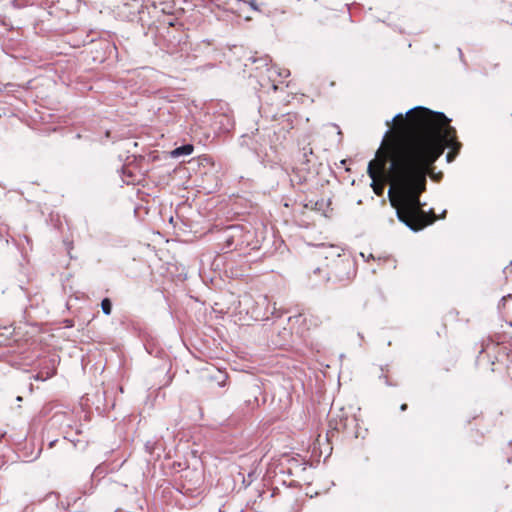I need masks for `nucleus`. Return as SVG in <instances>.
Instances as JSON below:
<instances>
[{
  "instance_id": "1",
  "label": "nucleus",
  "mask_w": 512,
  "mask_h": 512,
  "mask_svg": "<svg viewBox=\"0 0 512 512\" xmlns=\"http://www.w3.org/2000/svg\"><path fill=\"white\" fill-rule=\"evenodd\" d=\"M427 118L412 119L413 131L423 132ZM391 130L385 133L376 158L369 162L367 173L373 180L371 186L377 195L383 193V185L377 183L379 175L391 185L388 195L396 209L398 219L413 231H418L436 220L431 211L421 209L420 195L426 189V178L432 165L441 156L442 150L435 146V136L420 135L414 140L398 137L387 140Z\"/></svg>"
},
{
  "instance_id": "2",
  "label": "nucleus",
  "mask_w": 512,
  "mask_h": 512,
  "mask_svg": "<svg viewBox=\"0 0 512 512\" xmlns=\"http://www.w3.org/2000/svg\"><path fill=\"white\" fill-rule=\"evenodd\" d=\"M420 118H427V127H423V134L427 132V134H432L435 136V146L440 148L442 152H444L445 147L450 148L452 151L449 152L446 156L447 161L451 162L455 158V155L459 152L461 148V143L456 140V130L450 126V119H448L441 112H433L428 108L417 106L413 109H410L406 113V118H403L402 113H398L392 120L387 121V126H391L395 121H402L401 126V135L398 136V139L401 140H414L422 135V131L419 133L414 132L412 119L418 120ZM443 153H441L442 155Z\"/></svg>"
},
{
  "instance_id": "3",
  "label": "nucleus",
  "mask_w": 512,
  "mask_h": 512,
  "mask_svg": "<svg viewBox=\"0 0 512 512\" xmlns=\"http://www.w3.org/2000/svg\"><path fill=\"white\" fill-rule=\"evenodd\" d=\"M350 267H351L350 260H348V259H341L340 258V254L337 253V259L334 260L333 269L331 271H329V272L326 271L324 273L322 282H327L330 279L331 275H333L334 277H336L339 280H343L344 276L338 272V268L346 269V268H350Z\"/></svg>"
},
{
  "instance_id": "4",
  "label": "nucleus",
  "mask_w": 512,
  "mask_h": 512,
  "mask_svg": "<svg viewBox=\"0 0 512 512\" xmlns=\"http://www.w3.org/2000/svg\"><path fill=\"white\" fill-rule=\"evenodd\" d=\"M241 230L236 226H231L227 228L223 233V240L225 243V248L228 250L233 249L235 245V240L238 236H240Z\"/></svg>"
},
{
  "instance_id": "5",
  "label": "nucleus",
  "mask_w": 512,
  "mask_h": 512,
  "mask_svg": "<svg viewBox=\"0 0 512 512\" xmlns=\"http://www.w3.org/2000/svg\"><path fill=\"white\" fill-rule=\"evenodd\" d=\"M268 57L261 58V59H253V62H259L262 64L263 67H266L267 72L269 73V79L272 78L274 74H277L279 77L286 78L290 75L289 70L283 69V70H277L273 67H268Z\"/></svg>"
},
{
  "instance_id": "6",
  "label": "nucleus",
  "mask_w": 512,
  "mask_h": 512,
  "mask_svg": "<svg viewBox=\"0 0 512 512\" xmlns=\"http://www.w3.org/2000/svg\"><path fill=\"white\" fill-rule=\"evenodd\" d=\"M208 379L215 382L219 387H225L228 380V374L225 371L215 369L208 374Z\"/></svg>"
},
{
  "instance_id": "7",
  "label": "nucleus",
  "mask_w": 512,
  "mask_h": 512,
  "mask_svg": "<svg viewBox=\"0 0 512 512\" xmlns=\"http://www.w3.org/2000/svg\"><path fill=\"white\" fill-rule=\"evenodd\" d=\"M193 146L191 144H186V145H183V146H180L176 149H174L172 152H171V155L173 157H180V156H183V155H190L192 152H193Z\"/></svg>"
},
{
  "instance_id": "8",
  "label": "nucleus",
  "mask_w": 512,
  "mask_h": 512,
  "mask_svg": "<svg viewBox=\"0 0 512 512\" xmlns=\"http://www.w3.org/2000/svg\"><path fill=\"white\" fill-rule=\"evenodd\" d=\"M101 308L105 315H110L112 311V303L108 298H105L101 302Z\"/></svg>"
},
{
  "instance_id": "9",
  "label": "nucleus",
  "mask_w": 512,
  "mask_h": 512,
  "mask_svg": "<svg viewBox=\"0 0 512 512\" xmlns=\"http://www.w3.org/2000/svg\"><path fill=\"white\" fill-rule=\"evenodd\" d=\"M55 372H56V369H55V366L53 365L52 370L46 372L45 376L43 375V372L41 371L40 373L37 374L36 379H38V380H46V379L52 377L55 374Z\"/></svg>"
},
{
  "instance_id": "10",
  "label": "nucleus",
  "mask_w": 512,
  "mask_h": 512,
  "mask_svg": "<svg viewBox=\"0 0 512 512\" xmlns=\"http://www.w3.org/2000/svg\"><path fill=\"white\" fill-rule=\"evenodd\" d=\"M27 4L45 6L53 2V0H25Z\"/></svg>"
},
{
  "instance_id": "11",
  "label": "nucleus",
  "mask_w": 512,
  "mask_h": 512,
  "mask_svg": "<svg viewBox=\"0 0 512 512\" xmlns=\"http://www.w3.org/2000/svg\"><path fill=\"white\" fill-rule=\"evenodd\" d=\"M508 297H511V295H508ZM506 299H507V296L502 297L501 300H500L499 306H501V305L504 306L505 302H506Z\"/></svg>"
},
{
  "instance_id": "12",
  "label": "nucleus",
  "mask_w": 512,
  "mask_h": 512,
  "mask_svg": "<svg viewBox=\"0 0 512 512\" xmlns=\"http://www.w3.org/2000/svg\"><path fill=\"white\" fill-rule=\"evenodd\" d=\"M322 272H323V270L321 268H316V269L313 270V274L314 275L320 274Z\"/></svg>"
},
{
  "instance_id": "13",
  "label": "nucleus",
  "mask_w": 512,
  "mask_h": 512,
  "mask_svg": "<svg viewBox=\"0 0 512 512\" xmlns=\"http://www.w3.org/2000/svg\"><path fill=\"white\" fill-rule=\"evenodd\" d=\"M400 409H401V411H405L407 409V405L406 404H402Z\"/></svg>"
},
{
  "instance_id": "14",
  "label": "nucleus",
  "mask_w": 512,
  "mask_h": 512,
  "mask_svg": "<svg viewBox=\"0 0 512 512\" xmlns=\"http://www.w3.org/2000/svg\"><path fill=\"white\" fill-rule=\"evenodd\" d=\"M22 400V397L21 396H18L17 397V401H21Z\"/></svg>"
},
{
  "instance_id": "15",
  "label": "nucleus",
  "mask_w": 512,
  "mask_h": 512,
  "mask_svg": "<svg viewBox=\"0 0 512 512\" xmlns=\"http://www.w3.org/2000/svg\"><path fill=\"white\" fill-rule=\"evenodd\" d=\"M273 89L277 90V86L275 84H273Z\"/></svg>"
}]
</instances>
